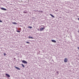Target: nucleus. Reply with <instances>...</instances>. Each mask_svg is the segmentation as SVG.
<instances>
[{"instance_id":"nucleus-21","label":"nucleus","mask_w":79,"mask_h":79,"mask_svg":"<svg viewBox=\"0 0 79 79\" xmlns=\"http://www.w3.org/2000/svg\"><path fill=\"white\" fill-rule=\"evenodd\" d=\"M78 21H79V18H78Z\"/></svg>"},{"instance_id":"nucleus-12","label":"nucleus","mask_w":79,"mask_h":79,"mask_svg":"<svg viewBox=\"0 0 79 79\" xmlns=\"http://www.w3.org/2000/svg\"><path fill=\"white\" fill-rule=\"evenodd\" d=\"M28 28H30V29H32V27L28 26Z\"/></svg>"},{"instance_id":"nucleus-2","label":"nucleus","mask_w":79,"mask_h":79,"mask_svg":"<svg viewBox=\"0 0 79 79\" xmlns=\"http://www.w3.org/2000/svg\"><path fill=\"white\" fill-rule=\"evenodd\" d=\"M45 27H41L40 28V31H44V29H45Z\"/></svg>"},{"instance_id":"nucleus-18","label":"nucleus","mask_w":79,"mask_h":79,"mask_svg":"<svg viewBox=\"0 0 79 79\" xmlns=\"http://www.w3.org/2000/svg\"><path fill=\"white\" fill-rule=\"evenodd\" d=\"M0 23H2V21L0 20Z\"/></svg>"},{"instance_id":"nucleus-8","label":"nucleus","mask_w":79,"mask_h":79,"mask_svg":"<svg viewBox=\"0 0 79 79\" xmlns=\"http://www.w3.org/2000/svg\"><path fill=\"white\" fill-rule=\"evenodd\" d=\"M50 15L51 16L52 18H55V16H53L52 15L50 14Z\"/></svg>"},{"instance_id":"nucleus-28","label":"nucleus","mask_w":79,"mask_h":79,"mask_svg":"<svg viewBox=\"0 0 79 79\" xmlns=\"http://www.w3.org/2000/svg\"><path fill=\"white\" fill-rule=\"evenodd\" d=\"M37 11H38V10H37Z\"/></svg>"},{"instance_id":"nucleus-1","label":"nucleus","mask_w":79,"mask_h":79,"mask_svg":"<svg viewBox=\"0 0 79 79\" xmlns=\"http://www.w3.org/2000/svg\"><path fill=\"white\" fill-rule=\"evenodd\" d=\"M22 62L23 63H24V64H27V61H26V60H22Z\"/></svg>"},{"instance_id":"nucleus-25","label":"nucleus","mask_w":79,"mask_h":79,"mask_svg":"<svg viewBox=\"0 0 79 79\" xmlns=\"http://www.w3.org/2000/svg\"><path fill=\"white\" fill-rule=\"evenodd\" d=\"M35 11H36V10H35Z\"/></svg>"},{"instance_id":"nucleus-15","label":"nucleus","mask_w":79,"mask_h":79,"mask_svg":"<svg viewBox=\"0 0 79 79\" xmlns=\"http://www.w3.org/2000/svg\"><path fill=\"white\" fill-rule=\"evenodd\" d=\"M4 56H6V54L5 53H4Z\"/></svg>"},{"instance_id":"nucleus-7","label":"nucleus","mask_w":79,"mask_h":79,"mask_svg":"<svg viewBox=\"0 0 79 79\" xmlns=\"http://www.w3.org/2000/svg\"><path fill=\"white\" fill-rule=\"evenodd\" d=\"M51 41L52 42H54V43H56V41H55V40H52Z\"/></svg>"},{"instance_id":"nucleus-6","label":"nucleus","mask_w":79,"mask_h":79,"mask_svg":"<svg viewBox=\"0 0 79 79\" xmlns=\"http://www.w3.org/2000/svg\"><path fill=\"white\" fill-rule=\"evenodd\" d=\"M15 68H16V69H18V70H20V69L19 68H18L16 66H15Z\"/></svg>"},{"instance_id":"nucleus-5","label":"nucleus","mask_w":79,"mask_h":79,"mask_svg":"<svg viewBox=\"0 0 79 79\" xmlns=\"http://www.w3.org/2000/svg\"><path fill=\"white\" fill-rule=\"evenodd\" d=\"M5 75H6V76H7V77H10V76L9 74H8L7 73H6Z\"/></svg>"},{"instance_id":"nucleus-14","label":"nucleus","mask_w":79,"mask_h":79,"mask_svg":"<svg viewBox=\"0 0 79 79\" xmlns=\"http://www.w3.org/2000/svg\"><path fill=\"white\" fill-rule=\"evenodd\" d=\"M16 31L17 32H20V31H19L17 30V31Z\"/></svg>"},{"instance_id":"nucleus-23","label":"nucleus","mask_w":79,"mask_h":79,"mask_svg":"<svg viewBox=\"0 0 79 79\" xmlns=\"http://www.w3.org/2000/svg\"><path fill=\"white\" fill-rule=\"evenodd\" d=\"M15 58H14V60H15Z\"/></svg>"},{"instance_id":"nucleus-10","label":"nucleus","mask_w":79,"mask_h":79,"mask_svg":"<svg viewBox=\"0 0 79 79\" xmlns=\"http://www.w3.org/2000/svg\"><path fill=\"white\" fill-rule=\"evenodd\" d=\"M12 24H17V23H16V22H12Z\"/></svg>"},{"instance_id":"nucleus-3","label":"nucleus","mask_w":79,"mask_h":79,"mask_svg":"<svg viewBox=\"0 0 79 79\" xmlns=\"http://www.w3.org/2000/svg\"><path fill=\"white\" fill-rule=\"evenodd\" d=\"M1 10H3L4 11H6V9L2 7L1 8Z\"/></svg>"},{"instance_id":"nucleus-20","label":"nucleus","mask_w":79,"mask_h":79,"mask_svg":"<svg viewBox=\"0 0 79 79\" xmlns=\"http://www.w3.org/2000/svg\"><path fill=\"white\" fill-rule=\"evenodd\" d=\"M77 48H78V50H79V47H77Z\"/></svg>"},{"instance_id":"nucleus-4","label":"nucleus","mask_w":79,"mask_h":79,"mask_svg":"<svg viewBox=\"0 0 79 79\" xmlns=\"http://www.w3.org/2000/svg\"><path fill=\"white\" fill-rule=\"evenodd\" d=\"M64 62H65V63H66L68 61V59L65 58L64 60Z\"/></svg>"},{"instance_id":"nucleus-13","label":"nucleus","mask_w":79,"mask_h":79,"mask_svg":"<svg viewBox=\"0 0 79 79\" xmlns=\"http://www.w3.org/2000/svg\"><path fill=\"white\" fill-rule=\"evenodd\" d=\"M26 44H30V43L29 42H26Z\"/></svg>"},{"instance_id":"nucleus-16","label":"nucleus","mask_w":79,"mask_h":79,"mask_svg":"<svg viewBox=\"0 0 79 79\" xmlns=\"http://www.w3.org/2000/svg\"><path fill=\"white\" fill-rule=\"evenodd\" d=\"M23 12L24 13H26V14L27 13V12L26 11H24Z\"/></svg>"},{"instance_id":"nucleus-9","label":"nucleus","mask_w":79,"mask_h":79,"mask_svg":"<svg viewBox=\"0 0 79 79\" xmlns=\"http://www.w3.org/2000/svg\"><path fill=\"white\" fill-rule=\"evenodd\" d=\"M28 38H29V39H34V38L31 36H28Z\"/></svg>"},{"instance_id":"nucleus-19","label":"nucleus","mask_w":79,"mask_h":79,"mask_svg":"<svg viewBox=\"0 0 79 79\" xmlns=\"http://www.w3.org/2000/svg\"><path fill=\"white\" fill-rule=\"evenodd\" d=\"M38 12H39V13H40V11H38Z\"/></svg>"},{"instance_id":"nucleus-26","label":"nucleus","mask_w":79,"mask_h":79,"mask_svg":"<svg viewBox=\"0 0 79 79\" xmlns=\"http://www.w3.org/2000/svg\"><path fill=\"white\" fill-rule=\"evenodd\" d=\"M38 31H39V29H38Z\"/></svg>"},{"instance_id":"nucleus-24","label":"nucleus","mask_w":79,"mask_h":79,"mask_svg":"<svg viewBox=\"0 0 79 79\" xmlns=\"http://www.w3.org/2000/svg\"><path fill=\"white\" fill-rule=\"evenodd\" d=\"M78 32H79V31H78Z\"/></svg>"},{"instance_id":"nucleus-11","label":"nucleus","mask_w":79,"mask_h":79,"mask_svg":"<svg viewBox=\"0 0 79 79\" xmlns=\"http://www.w3.org/2000/svg\"><path fill=\"white\" fill-rule=\"evenodd\" d=\"M21 65H22V66H23V68L25 67V66H24V64H22Z\"/></svg>"},{"instance_id":"nucleus-27","label":"nucleus","mask_w":79,"mask_h":79,"mask_svg":"<svg viewBox=\"0 0 79 79\" xmlns=\"http://www.w3.org/2000/svg\"><path fill=\"white\" fill-rule=\"evenodd\" d=\"M43 26H44L43 25Z\"/></svg>"},{"instance_id":"nucleus-22","label":"nucleus","mask_w":79,"mask_h":79,"mask_svg":"<svg viewBox=\"0 0 79 79\" xmlns=\"http://www.w3.org/2000/svg\"><path fill=\"white\" fill-rule=\"evenodd\" d=\"M57 10H55V11H56Z\"/></svg>"},{"instance_id":"nucleus-17","label":"nucleus","mask_w":79,"mask_h":79,"mask_svg":"<svg viewBox=\"0 0 79 79\" xmlns=\"http://www.w3.org/2000/svg\"><path fill=\"white\" fill-rule=\"evenodd\" d=\"M40 13H43V11L42 10H41L40 11Z\"/></svg>"}]
</instances>
